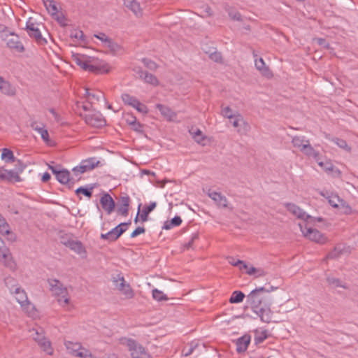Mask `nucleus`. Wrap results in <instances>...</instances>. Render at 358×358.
I'll list each match as a JSON object with an SVG mask.
<instances>
[{
  "mask_svg": "<svg viewBox=\"0 0 358 358\" xmlns=\"http://www.w3.org/2000/svg\"><path fill=\"white\" fill-rule=\"evenodd\" d=\"M275 289L273 286H270L268 289L262 287L252 290L247 296V303L264 322H269L271 320L270 306L271 301L268 297V294Z\"/></svg>",
  "mask_w": 358,
  "mask_h": 358,
  "instance_id": "1",
  "label": "nucleus"
},
{
  "mask_svg": "<svg viewBox=\"0 0 358 358\" xmlns=\"http://www.w3.org/2000/svg\"><path fill=\"white\" fill-rule=\"evenodd\" d=\"M48 281L52 294L59 297L58 302L61 304L62 303H64V305L68 304L69 297L68 296L66 287L57 279H49Z\"/></svg>",
  "mask_w": 358,
  "mask_h": 358,
  "instance_id": "2",
  "label": "nucleus"
},
{
  "mask_svg": "<svg viewBox=\"0 0 358 358\" xmlns=\"http://www.w3.org/2000/svg\"><path fill=\"white\" fill-rule=\"evenodd\" d=\"M121 343L128 347L132 358H150L144 348L136 341L131 338H124L122 339Z\"/></svg>",
  "mask_w": 358,
  "mask_h": 358,
  "instance_id": "3",
  "label": "nucleus"
},
{
  "mask_svg": "<svg viewBox=\"0 0 358 358\" xmlns=\"http://www.w3.org/2000/svg\"><path fill=\"white\" fill-rule=\"evenodd\" d=\"M6 43V46L13 52L22 53L25 51V48L20 41L19 36L15 32H10L3 38Z\"/></svg>",
  "mask_w": 358,
  "mask_h": 358,
  "instance_id": "4",
  "label": "nucleus"
},
{
  "mask_svg": "<svg viewBox=\"0 0 358 358\" xmlns=\"http://www.w3.org/2000/svg\"><path fill=\"white\" fill-rule=\"evenodd\" d=\"M299 227L301 231L303 232L304 236L307 237L312 241H315L316 243L324 244L327 241V238L324 236L323 234L315 229H312L311 227H307L306 224L305 225V230L303 229V224H299Z\"/></svg>",
  "mask_w": 358,
  "mask_h": 358,
  "instance_id": "5",
  "label": "nucleus"
},
{
  "mask_svg": "<svg viewBox=\"0 0 358 358\" xmlns=\"http://www.w3.org/2000/svg\"><path fill=\"white\" fill-rule=\"evenodd\" d=\"M80 115L83 117L86 124L91 127L101 128L106 124V120L100 113L94 112L84 115L80 113Z\"/></svg>",
  "mask_w": 358,
  "mask_h": 358,
  "instance_id": "6",
  "label": "nucleus"
},
{
  "mask_svg": "<svg viewBox=\"0 0 358 358\" xmlns=\"http://www.w3.org/2000/svg\"><path fill=\"white\" fill-rule=\"evenodd\" d=\"M284 206L290 213L298 219L303 220L305 221L315 219L313 217L308 215L303 209L295 203H285Z\"/></svg>",
  "mask_w": 358,
  "mask_h": 358,
  "instance_id": "7",
  "label": "nucleus"
},
{
  "mask_svg": "<svg viewBox=\"0 0 358 358\" xmlns=\"http://www.w3.org/2000/svg\"><path fill=\"white\" fill-rule=\"evenodd\" d=\"M0 262L12 271L16 269V264L13 259L12 255L7 248H4L0 252Z\"/></svg>",
  "mask_w": 358,
  "mask_h": 358,
  "instance_id": "8",
  "label": "nucleus"
},
{
  "mask_svg": "<svg viewBox=\"0 0 358 358\" xmlns=\"http://www.w3.org/2000/svg\"><path fill=\"white\" fill-rule=\"evenodd\" d=\"M26 30L29 36L34 38L38 43L44 44L47 43L46 40L42 37L40 30L30 20L27 22Z\"/></svg>",
  "mask_w": 358,
  "mask_h": 358,
  "instance_id": "9",
  "label": "nucleus"
},
{
  "mask_svg": "<svg viewBox=\"0 0 358 358\" xmlns=\"http://www.w3.org/2000/svg\"><path fill=\"white\" fill-rule=\"evenodd\" d=\"M130 198L126 194L121 195L117 201V213L122 216H127L129 213Z\"/></svg>",
  "mask_w": 358,
  "mask_h": 358,
  "instance_id": "10",
  "label": "nucleus"
},
{
  "mask_svg": "<svg viewBox=\"0 0 358 358\" xmlns=\"http://www.w3.org/2000/svg\"><path fill=\"white\" fill-rule=\"evenodd\" d=\"M100 203L103 208V209L107 212L108 214H110L115 209V203L111 196L105 193L101 197Z\"/></svg>",
  "mask_w": 358,
  "mask_h": 358,
  "instance_id": "11",
  "label": "nucleus"
},
{
  "mask_svg": "<svg viewBox=\"0 0 358 358\" xmlns=\"http://www.w3.org/2000/svg\"><path fill=\"white\" fill-rule=\"evenodd\" d=\"M208 196L212 199L218 206L222 208H227L228 201L226 196L222 195L220 192H217L211 189H209L207 192Z\"/></svg>",
  "mask_w": 358,
  "mask_h": 358,
  "instance_id": "12",
  "label": "nucleus"
},
{
  "mask_svg": "<svg viewBox=\"0 0 358 358\" xmlns=\"http://www.w3.org/2000/svg\"><path fill=\"white\" fill-rule=\"evenodd\" d=\"M122 229H117V227L112 229L110 231L106 234H101L100 238L103 240H106L108 242H114L117 241L122 234Z\"/></svg>",
  "mask_w": 358,
  "mask_h": 358,
  "instance_id": "13",
  "label": "nucleus"
},
{
  "mask_svg": "<svg viewBox=\"0 0 358 358\" xmlns=\"http://www.w3.org/2000/svg\"><path fill=\"white\" fill-rule=\"evenodd\" d=\"M36 336L34 337V340L38 343L42 348L43 351L46 352L48 355L52 354V350L51 348L50 342L47 340L43 335L40 334L38 331H36Z\"/></svg>",
  "mask_w": 358,
  "mask_h": 358,
  "instance_id": "14",
  "label": "nucleus"
},
{
  "mask_svg": "<svg viewBox=\"0 0 358 358\" xmlns=\"http://www.w3.org/2000/svg\"><path fill=\"white\" fill-rule=\"evenodd\" d=\"M0 92L6 96H14L16 94L17 90L15 86L4 79L0 83Z\"/></svg>",
  "mask_w": 358,
  "mask_h": 358,
  "instance_id": "15",
  "label": "nucleus"
},
{
  "mask_svg": "<svg viewBox=\"0 0 358 358\" xmlns=\"http://www.w3.org/2000/svg\"><path fill=\"white\" fill-rule=\"evenodd\" d=\"M124 5L128 9L133 12L136 16L141 17L143 15V9L136 0H124Z\"/></svg>",
  "mask_w": 358,
  "mask_h": 358,
  "instance_id": "16",
  "label": "nucleus"
},
{
  "mask_svg": "<svg viewBox=\"0 0 358 358\" xmlns=\"http://www.w3.org/2000/svg\"><path fill=\"white\" fill-rule=\"evenodd\" d=\"M71 250L77 253L78 255H81L82 257H86L87 256V251L85 250V248L84 247L83 244L81 241L78 240H74L73 241H71V243H69L68 247Z\"/></svg>",
  "mask_w": 358,
  "mask_h": 358,
  "instance_id": "17",
  "label": "nucleus"
},
{
  "mask_svg": "<svg viewBox=\"0 0 358 358\" xmlns=\"http://www.w3.org/2000/svg\"><path fill=\"white\" fill-rule=\"evenodd\" d=\"M11 292L16 295L15 299L22 307L24 308L26 305H29L26 292L20 287H15L14 291L11 289Z\"/></svg>",
  "mask_w": 358,
  "mask_h": 358,
  "instance_id": "18",
  "label": "nucleus"
},
{
  "mask_svg": "<svg viewBox=\"0 0 358 358\" xmlns=\"http://www.w3.org/2000/svg\"><path fill=\"white\" fill-rule=\"evenodd\" d=\"M250 343V336L248 334H245L241 338H238L236 342V351L238 353H242L246 351L248 345Z\"/></svg>",
  "mask_w": 358,
  "mask_h": 358,
  "instance_id": "19",
  "label": "nucleus"
},
{
  "mask_svg": "<svg viewBox=\"0 0 358 358\" xmlns=\"http://www.w3.org/2000/svg\"><path fill=\"white\" fill-rule=\"evenodd\" d=\"M300 151L308 157H313L316 162L320 160L319 152L316 151L313 148V147L310 144V141H306V143L303 145V148Z\"/></svg>",
  "mask_w": 358,
  "mask_h": 358,
  "instance_id": "20",
  "label": "nucleus"
},
{
  "mask_svg": "<svg viewBox=\"0 0 358 358\" xmlns=\"http://www.w3.org/2000/svg\"><path fill=\"white\" fill-rule=\"evenodd\" d=\"M56 178L60 183L67 185L69 188H71L73 184L70 178L69 171L66 169L59 171Z\"/></svg>",
  "mask_w": 358,
  "mask_h": 358,
  "instance_id": "21",
  "label": "nucleus"
},
{
  "mask_svg": "<svg viewBox=\"0 0 358 358\" xmlns=\"http://www.w3.org/2000/svg\"><path fill=\"white\" fill-rule=\"evenodd\" d=\"M73 61L78 66H80L83 70L87 71L90 65L89 62L86 59L85 56L80 54H73Z\"/></svg>",
  "mask_w": 358,
  "mask_h": 358,
  "instance_id": "22",
  "label": "nucleus"
},
{
  "mask_svg": "<svg viewBox=\"0 0 358 358\" xmlns=\"http://www.w3.org/2000/svg\"><path fill=\"white\" fill-rule=\"evenodd\" d=\"M156 108L160 111L161 114L169 120H172L176 117V113L168 106L157 103Z\"/></svg>",
  "mask_w": 358,
  "mask_h": 358,
  "instance_id": "23",
  "label": "nucleus"
},
{
  "mask_svg": "<svg viewBox=\"0 0 358 358\" xmlns=\"http://www.w3.org/2000/svg\"><path fill=\"white\" fill-rule=\"evenodd\" d=\"M255 66L256 68L262 72V73L266 76H271L272 73L270 71L268 67L265 66V63L262 58H259V59H255Z\"/></svg>",
  "mask_w": 358,
  "mask_h": 358,
  "instance_id": "24",
  "label": "nucleus"
},
{
  "mask_svg": "<svg viewBox=\"0 0 358 358\" xmlns=\"http://www.w3.org/2000/svg\"><path fill=\"white\" fill-rule=\"evenodd\" d=\"M156 202H151L148 206L144 207L140 215L141 219L143 222L148 220V215L156 208Z\"/></svg>",
  "mask_w": 358,
  "mask_h": 358,
  "instance_id": "25",
  "label": "nucleus"
},
{
  "mask_svg": "<svg viewBox=\"0 0 358 358\" xmlns=\"http://www.w3.org/2000/svg\"><path fill=\"white\" fill-rule=\"evenodd\" d=\"M48 12L54 17L58 13L57 7L54 0H42Z\"/></svg>",
  "mask_w": 358,
  "mask_h": 358,
  "instance_id": "26",
  "label": "nucleus"
},
{
  "mask_svg": "<svg viewBox=\"0 0 358 358\" xmlns=\"http://www.w3.org/2000/svg\"><path fill=\"white\" fill-rule=\"evenodd\" d=\"M87 71L90 72L94 73L96 74H103L109 72V69L106 65L90 64Z\"/></svg>",
  "mask_w": 358,
  "mask_h": 358,
  "instance_id": "27",
  "label": "nucleus"
},
{
  "mask_svg": "<svg viewBox=\"0 0 358 358\" xmlns=\"http://www.w3.org/2000/svg\"><path fill=\"white\" fill-rule=\"evenodd\" d=\"M85 96H87L89 101H92V99L97 101H99L101 99L105 100L104 94L101 91L90 92L89 89H85Z\"/></svg>",
  "mask_w": 358,
  "mask_h": 358,
  "instance_id": "28",
  "label": "nucleus"
},
{
  "mask_svg": "<svg viewBox=\"0 0 358 358\" xmlns=\"http://www.w3.org/2000/svg\"><path fill=\"white\" fill-rule=\"evenodd\" d=\"M224 9L228 13L229 16L234 20L242 21L241 13L232 7L228 5L224 6Z\"/></svg>",
  "mask_w": 358,
  "mask_h": 358,
  "instance_id": "29",
  "label": "nucleus"
},
{
  "mask_svg": "<svg viewBox=\"0 0 358 358\" xmlns=\"http://www.w3.org/2000/svg\"><path fill=\"white\" fill-rule=\"evenodd\" d=\"M182 223V219L180 216H175L170 221L165 222L163 229L169 230L173 227H177L180 225Z\"/></svg>",
  "mask_w": 358,
  "mask_h": 358,
  "instance_id": "30",
  "label": "nucleus"
},
{
  "mask_svg": "<svg viewBox=\"0 0 358 358\" xmlns=\"http://www.w3.org/2000/svg\"><path fill=\"white\" fill-rule=\"evenodd\" d=\"M1 159L6 163L15 162V157H14L13 151L8 148H3L2 150Z\"/></svg>",
  "mask_w": 358,
  "mask_h": 358,
  "instance_id": "31",
  "label": "nucleus"
},
{
  "mask_svg": "<svg viewBox=\"0 0 358 358\" xmlns=\"http://www.w3.org/2000/svg\"><path fill=\"white\" fill-rule=\"evenodd\" d=\"M113 282L115 285L117 289L120 292L127 284L125 282L124 277L120 274H117L116 276L113 277Z\"/></svg>",
  "mask_w": 358,
  "mask_h": 358,
  "instance_id": "32",
  "label": "nucleus"
},
{
  "mask_svg": "<svg viewBox=\"0 0 358 358\" xmlns=\"http://www.w3.org/2000/svg\"><path fill=\"white\" fill-rule=\"evenodd\" d=\"M6 178H8L6 181L7 182H17L22 180L19 173L13 170H6Z\"/></svg>",
  "mask_w": 358,
  "mask_h": 358,
  "instance_id": "33",
  "label": "nucleus"
},
{
  "mask_svg": "<svg viewBox=\"0 0 358 358\" xmlns=\"http://www.w3.org/2000/svg\"><path fill=\"white\" fill-rule=\"evenodd\" d=\"M343 252V247L341 245H337L333 250L329 252L327 255V259H336L339 257Z\"/></svg>",
  "mask_w": 358,
  "mask_h": 358,
  "instance_id": "34",
  "label": "nucleus"
},
{
  "mask_svg": "<svg viewBox=\"0 0 358 358\" xmlns=\"http://www.w3.org/2000/svg\"><path fill=\"white\" fill-rule=\"evenodd\" d=\"M245 298V294L241 291H234L230 299L229 302L231 303H238L243 301Z\"/></svg>",
  "mask_w": 358,
  "mask_h": 358,
  "instance_id": "35",
  "label": "nucleus"
},
{
  "mask_svg": "<svg viewBox=\"0 0 358 358\" xmlns=\"http://www.w3.org/2000/svg\"><path fill=\"white\" fill-rule=\"evenodd\" d=\"M306 141H309V140L306 139L304 136H295L292 138V143L294 148H297L301 150Z\"/></svg>",
  "mask_w": 358,
  "mask_h": 358,
  "instance_id": "36",
  "label": "nucleus"
},
{
  "mask_svg": "<svg viewBox=\"0 0 358 358\" xmlns=\"http://www.w3.org/2000/svg\"><path fill=\"white\" fill-rule=\"evenodd\" d=\"M65 345L69 350V353L72 354L75 356V354L79 352V350L81 349V345L78 343H72L71 341H68L65 343Z\"/></svg>",
  "mask_w": 358,
  "mask_h": 358,
  "instance_id": "37",
  "label": "nucleus"
},
{
  "mask_svg": "<svg viewBox=\"0 0 358 358\" xmlns=\"http://www.w3.org/2000/svg\"><path fill=\"white\" fill-rule=\"evenodd\" d=\"M327 281L329 285H331L334 287H343L344 289H348L346 285L343 283L338 278L334 277H327Z\"/></svg>",
  "mask_w": 358,
  "mask_h": 358,
  "instance_id": "38",
  "label": "nucleus"
},
{
  "mask_svg": "<svg viewBox=\"0 0 358 358\" xmlns=\"http://www.w3.org/2000/svg\"><path fill=\"white\" fill-rule=\"evenodd\" d=\"M122 100L124 104L130 106H134L138 101L136 97L127 93L122 94Z\"/></svg>",
  "mask_w": 358,
  "mask_h": 358,
  "instance_id": "39",
  "label": "nucleus"
},
{
  "mask_svg": "<svg viewBox=\"0 0 358 358\" xmlns=\"http://www.w3.org/2000/svg\"><path fill=\"white\" fill-rule=\"evenodd\" d=\"M142 79H143L145 83L151 84L154 86H157L159 85V81L157 77L153 74L149 73L148 72L145 73V76Z\"/></svg>",
  "mask_w": 358,
  "mask_h": 358,
  "instance_id": "40",
  "label": "nucleus"
},
{
  "mask_svg": "<svg viewBox=\"0 0 358 358\" xmlns=\"http://www.w3.org/2000/svg\"><path fill=\"white\" fill-rule=\"evenodd\" d=\"M152 292L153 299L157 301L168 300L166 295L157 289H153Z\"/></svg>",
  "mask_w": 358,
  "mask_h": 358,
  "instance_id": "41",
  "label": "nucleus"
},
{
  "mask_svg": "<svg viewBox=\"0 0 358 358\" xmlns=\"http://www.w3.org/2000/svg\"><path fill=\"white\" fill-rule=\"evenodd\" d=\"M93 188H94V187H91L90 188L80 187L76 190V194L77 195H79L80 194H83L85 196L90 198L92 195Z\"/></svg>",
  "mask_w": 358,
  "mask_h": 358,
  "instance_id": "42",
  "label": "nucleus"
},
{
  "mask_svg": "<svg viewBox=\"0 0 358 358\" xmlns=\"http://www.w3.org/2000/svg\"><path fill=\"white\" fill-rule=\"evenodd\" d=\"M247 274L255 275L256 277L264 276L266 275V272L261 268H256L254 266H250V268L247 271Z\"/></svg>",
  "mask_w": 358,
  "mask_h": 358,
  "instance_id": "43",
  "label": "nucleus"
},
{
  "mask_svg": "<svg viewBox=\"0 0 358 358\" xmlns=\"http://www.w3.org/2000/svg\"><path fill=\"white\" fill-rule=\"evenodd\" d=\"M85 164L87 165V168L88 170H92L95 167L99 166L100 162L99 160H96L95 158H90L87 160L83 161Z\"/></svg>",
  "mask_w": 358,
  "mask_h": 358,
  "instance_id": "44",
  "label": "nucleus"
},
{
  "mask_svg": "<svg viewBox=\"0 0 358 358\" xmlns=\"http://www.w3.org/2000/svg\"><path fill=\"white\" fill-rule=\"evenodd\" d=\"M209 58L217 63H223V59L221 52L216 50L209 53Z\"/></svg>",
  "mask_w": 358,
  "mask_h": 358,
  "instance_id": "45",
  "label": "nucleus"
},
{
  "mask_svg": "<svg viewBox=\"0 0 358 358\" xmlns=\"http://www.w3.org/2000/svg\"><path fill=\"white\" fill-rule=\"evenodd\" d=\"M121 292L127 299H130L134 297V292L128 283Z\"/></svg>",
  "mask_w": 358,
  "mask_h": 358,
  "instance_id": "46",
  "label": "nucleus"
},
{
  "mask_svg": "<svg viewBox=\"0 0 358 358\" xmlns=\"http://www.w3.org/2000/svg\"><path fill=\"white\" fill-rule=\"evenodd\" d=\"M143 64L150 70L155 71L157 69L158 65L152 60L147 58L142 59Z\"/></svg>",
  "mask_w": 358,
  "mask_h": 358,
  "instance_id": "47",
  "label": "nucleus"
},
{
  "mask_svg": "<svg viewBox=\"0 0 358 358\" xmlns=\"http://www.w3.org/2000/svg\"><path fill=\"white\" fill-rule=\"evenodd\" d=\"M231 120L233 127L237 128L241 125L242 122H243V117L240 113H237V114H235L234 118Z\"/></svg>",
  "mask_w": 358,
  "mask_h": 358,
  "instance_id": "48",
  "label": "nucleus"
},
{
  "mask_svg": "<svg viewBox=\"0 0 358 358\" xmlns=\"http://www.w3.org/2000/svg\"><path fill=\"white\" fill-rule=\"evenodd\" d=\"M193 138L199 144H203V141L206 139V136L202 134L201 131L199 129L193 133Z\"/></svg>",
  "mask_w": 358,
  "mask_h": 358,
  "instance_id": "49",
  "label": "nucleus"
},
{
  "mask_svg": "<svg viewBox=\"0 0 358 358\" xmlns=\"http://www.w3.org/2000/svg\"><path fill=\"white\" fill-rule=\"evenodd\" d=\"M106 46L110 48L112 52H116L120 50V46L111 38H109L106 43Z\"/></svg>",
  "mask_w": 358,
  "mask_h": 358,
  "instance_id": "50",
  "label": "nucleus"
},
{
  "mask_svg": "<svg viewBox=\"0 0 358 358\" xmlns=\"http://www.w3.org/2000/svg\"><path fill=\"white\" fill-rule=\"evenodd\" d=\"M70 36L71 38H75L79 39L82 41H85V36L83 31H81V30H77V29L73 30L71 31Z\"/></svg>",
  "mask_w": 358,
  "mask_h": 358,
  "instance_id": "51",
  "label": "nucleus"
},
{
  "mask_svg": "<svg viewBox=\"0 0 358 358\" xmlns=\"http://www.w3.org/2000/svg\"><path fill=\"white\" fill-rule=\"evenodd\" d=\"M132 107L136 108L138 112L144 114H146L148 112V107L139 101Z\"/></svg>",
  "mask_w": 358,
  "mask_h": 358,
  "instance_id": "52",
  "label": "nucleus"
},
{
  "mask_svg": "<svg viewBox=\"0 0 358 358\" xmlns=\"http://www.w3.org/2000/svg\"><path fill=\"white\" fill-rule=\"evenodd\" d=\"M71 234H64L60 236V242L62 244L65 245L66 247H68L69 243H71V241H73V239L72 238Z\"/></svg>",
  "mask_w": 358,
  "mask_h": 358,
  "instance_id": "53",
  "label": "nucleus"
},
{
  "mask_svg": "<svg viewBox=\"0 0 358 358\" xmlns=\"http://www.w3.org/2000/svg\"><path fill=\"white\" fill-rule=\"evenodd\" d=\"M222 115L228 119H233L235 114H232L231 108L229 106H226L222 110Z\"/></svg>",
  "mask_w": 358,
  "mask_h": 358,
  "instance_id": "54",
  "label": "nucleus"
},
{
  "mask_svg": "<svg viewBox=\"0 0 358 358\" xmlns=\"http://www.w3.org/2000/svg\"><path fill=\"white\" fill-rule=\"evenodd\" d=\"M318 163V165L321 166L326 172H329L333 170L334 166L333 164L329 162H317Z\"/></svg>",
  "mask_w": 358,
  "mask_h": 358,
  "instance_id": "55",
  "label": "nucleus"
},
{
  "mask_svg": "<svg viewBox=\"0 0 358 358\" xmlns=\"http://www.w3.org/2000/svg\"><path fill=\"white\" fill-rule=\"evenodd\" d=\"M89 171L87 168V165L85 164L84 162L80 166H78L73 169V171L74 174L77 175L78 173H83Z\"/></svg>",
  "mask_w": 358,
  "mask_h": 358,
  "instance_id": "56",
  "label": "nucleus"
},
{
  "mask_svg": "<svg viewBox=\"0 0 358 358\" xmlns=\"http://www.w3.org/2000/svg\"><path fill=\"white\" fill-rule=\"evenodd\" d=\"M267 332L266 331H263L260 332L259 334H257L255 341L256 343H262L265 339L267 338Z\"/></svg>",
  "mask_w": 358,
  "mask_h": 358,
  "instance_id": "57",
  "label": "nucleus"
},
{
  "mask_svg": "<svg viewBox=\"0 0 358 358\" xmlns=\"http://www.w3.org/2000/svg\"><path fill=\"white\" fill-rule=\"evenodd\" d=\"M199 238V234L197 233L194 234L190 240L185 244L184 248L187 250H189L192 248V245L194 244V242L195 240H197Z\"/></svg>",
  "mask_w": 358,
  "mask_h": 358,
  "instance_id": "58",
  "label": "nucleus"
},
{
  "mask_svg": "<svg viewBox=\"0 0 358 358\" xmlns=\"http://www.w3.org/2000/svg\"><path fill=\"white\" fill-rule=\"evenodd\" d=\"M130 126L133 130L138 131V132H141V133L143 132V126L142 124H141L137 120L134 122V123H132Z\"/></svg>",
  "mask_w": 358,
  "mask_h": 358,
  "instance_id": "59",
  "label": "nucleus"
},
{
  "mask_svg": "<svg viewBox=\"0 0 358 358\" xmlns=\"http://www.w3.org/2000/svg\"><path fill=\"white\" fill-rule=\"evenodd\" d=\"M76 357H81V358H91L92 355L90 353L89 350H84L83 351L79 352L77 354H75Z\"/></svg>",
  "mask_w": 358,
  "mask_h": 358,
  "instance_id": "60",
  "label": "nucleus"
},
{
  "mask_svg": "<svg viewBox=\"0 0 358 358\" xmlns=\"http://www.w3.org/2000/svg\"><path fill=\"white\" fill-rule=\"evenodd\" d=\"M145 231V229L143 227H137L131 234V238L136 237L137 236L144 234Z\"/></svg>",
  "mask_w": 358,
  "mask_h": 358,
  "instance_id": "61",
  "label": "nucleus"
},
{
  "mask_svg": "<svg viewBox=\"0 0 358 358\" xmlns=\"http://www.w3.org/2000/svg\"><path fill=\"white\" fill-rule=\"evenodd\" d=\"M53 17L62 26L65 25V17L62 13L59 14L58 13H57V15H55Z\"/></svg>",
  "mask_w": 358,
  "mask_h": 358,
  "instance_id": "62",
  "label": "nucleus"
},
{
  "mask_svg": "<svg viewBox=\"0 0 358 358\" xmlns=\"http://www.w3.org/2000/svg\"><path fill=\"white\" fill-rule=\"evenodd\" d=\"M10 231V226L7 222L0 227V233L3 235H6Z\"/></svg>",
  "mask_w": 358,
  "mask_h": 358,
  "instance_id": "63",
  "label": "nucleus"
},
{
  "mask_svg": "<svg viewBox=\"0 0 358 358\" xmlns=\"http://www.w3.org/2000/svg\"><path fill=\"white\" fill-rule=\"evenodd\" d=\"M124 119H125V121L126 122L129 124V125H131L132 123H134V122H135L136 120V117L135 116H133L131 114H127L125 116H124Z\"/></svg>",
  "mask_w": 358,
  "mask_h": 358,
  "instance_id": "64",
  "label": "nucleus"
}]
</instances>
